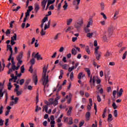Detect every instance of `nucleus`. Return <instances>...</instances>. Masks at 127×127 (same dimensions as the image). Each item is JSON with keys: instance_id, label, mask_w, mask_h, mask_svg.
Listing matches in <instances>:
<instances>
[{"instance_id": "nucleus-1", "label": "nucleus", "mask_w": 127, "mask_h": 127, "mask_svg": "<svg viewBox=\"0 0 127 127\" xmlns=\"http://www.w3.org/2000/svg\"><path fill=\"white\" fill-rule=\"evenodd\" d=\"M43 74L42 77L43 84L45 87L47 84H48V82H49V80H48V75L46 76V72H47V69L46 67H44L43 68Z\"/></svg>"}, {"instance_id": "nucleus-2", "label": "nucleus", "mask_w": 127, "mask_h": 127, "mask_svg": "<svg viewBox=\"0 0 127 127\" xmlns=\"http://www.w3.org/2000/svg\"><path fill=\"white\" fill-rule=\"evenodd\" d=\"M89 83L91 88L95 87V83H96V78H95V76H94L93 78L92 77V76H90Z\"/></svg>"}, {"instance_id": "nucleus-3", "label": "nucleus", "mask_w": 127, "mask_h": 127, "mask_svg": "<svg viewBox=\"0 0 127 127\" xmlns=\"http://www.w3.org/2000/svg\"><path fill=\"white\" fill-rule=\"evenodd\" d=\"M82 24H83V20H80L79 22L75 23L74 26L76 29L78 30L80 29V27L82 26Z\"/></svg>"}, {"instance_id": "nucleus-4", "label": "nucleus", "mask_w": 127, "mask_h": 127, "mask_svg": "<svg viewBox=\"0 0 127 127\" xmlns=\"http://www.w3.org/2000/svg\"><path fill=\"white\" fill-rule=\"evenodd\" d=\"M113 31H114V27L111 26L108 28V35L109 36H111L112 34H113Z\"/></svg>"}, {"instance_id": "nucleus-5", "label": "nucleus", "mask_w": 127, "mask_h": 127, "mask_svg": "<svg viewBox=\"0 0 127 127\" xmlns=\"http://www.w3.org/2000/svg\"><path fill=\"white\" fill-rule=\"evenodd\" d=\"M22 56H23V52H21L16 58L17 60H21V59H22Z\"/></svg>"}, {"instance_id": "nucleus-6", "label": "nucleus", "mask_w": 127, "mask_h": 127, "mask_svg": "<svg viewBox=\"0 0 127 127\" xmlns=\"http://www.w3.org/2000/svg\"><path fill=\"white\" fill-rule=\"evenodd\" d=\"M39 9H40V6L39 5V4L36 3L35 4V11L36 12V13H37V12H38V10Z\"/></svg>"}, {"instance_id": "nucleus-7", "label": "nucleus", "mask_w": 127, "mask_h": 127, "mask_svg": "<svg viewBox=\"0 0 127 127\" xmlns=\"http://www.w3.org/2000/svg\"><path fill=\"white\" fill-rule=\"evenodd\" d=\"M33 81L35 83V85H37L38 82V79H37V76L34 74L33 77Z\"/></svg>"}, {"instance_id": "nucleus-8", "label": "nucleus", "mask_w": 127, "mask_h": 127, "mask_svg": "<svg viewBox=\"0 0 127 127\" xmlns=\"http://www.w3.org/2000/svg\"><path fill=\"white\" fill-rule=\"evenodd\" d=\"M35 58H37V60H42V57L39 55V53H37L34 56Z\"/></svg>"}, {"instance_id": "nucleus-9", "label": "nucleus", "mask_w": 127, "mask_h": 127, "mask_svg": "<svg viewBox=\"0 0 127 127\" xmlns=\"http://www.w3.org/2000/svg\"><path fill=\"white\" fill-rule=\"evenodd\" d=\"M56 96L57 97L55 98V104L56 105V106H57V105H58V100L60 99V96H58V93H57L56 94Z\"/></svg>"}, {"instance_id": "nucleus-10", "label": "nucleus", "mask_w": 127, "mask_h": 127, "mask_svg": "<svg viewBox=\"0 0 127 127\" xmlns=\"http://www.w3.org/2000/svg\"><path fill=\"white\" fill-rule=\"evenodd\" d=\"M90 117H91V113L88 111L85 114V117L86 118V121H90Z\"/></svg>"}, {"instance_id": "nucleus-11", "label": "nucleus", "mask_w": 127, "mask_h": 127, "mask_svg": "<svg viewBox=\"0 0 127 127\" xmlns=\"http://www.w3.org/2000/svg\"><path fill=\"white\" fill-rule=\"evenodd\" d=\"M51 23V21L50 20L48 21V25L47 24H45V27H44V30H46L48 29V28H49L50 27V24Z\"/></svg>"}, {"instance_id": "nucleus-12", "label": "nucleus", "mask_w": 127, "mask_h": 127, "mask_svg": "<svg viewBox=\"0 0 127 127\" xmlns=\"http://www.w3.org/2000/svg\"><path fill=\"white\" fill-rule=\"evenodd\" d=\"M48 0H43L42 2V6L43 9H45V7L46 6V3H47Z\"/></svg>"}, {"instance_id": "nucleus-13", "label": "nucleus", "mask_w": 127, "mask_h": 127, "mask_svg": "<svg viewBox=\"0 0 127 127\" xmlns=\"http://www.w3.org/2000/svg\"><path fill=\"white\" fill-rule=\"evenodd\" d=\"M81 1V0H74L72 2V3L73 5H79L80 4V2Z\"/></svg>"}, {"instance_id": "nucleus-14", "label": "nucleus", "mask_w": 127, "mask_h": 127, "mask_svg": "<svg viewBox=\"0 0 127 127\" xmlns=\"http://www.w3.org/2000/svg\"><path fill=\"white\" fill-rule=\"evenodd\" d=\"M84 70H85V72H87L88 76L90 77V76H91V70H90V68H84Z\"/></svg>"}, {"instance_id": "nucleus-15", "label": "nucleus", "mask_w": 127, "mask_h": 127, "mask_svg": "<svg viewBox=\"0 0 127 127\" xmlns=\"http://www.w3.org/2000/svg\"><path fill=\"white\" fill-rule=\"evenodd\" d=\"M83 77H85V74H83V72H80L78 75V79H79V80H81Z\"/></svg>"}, {"instance_id": "nucleus-16", "label": "nucleus", "mask_w": 127, "mask_h": 127, "mask_svg": "<svg viewBox=\"0 0 127 127\" xmlns=\"http://www.w3.org/2000/svg\"><path fill=\"white\" fill-rule=\"evenodd\" d=\"M124 92V90L123 88L120 89L119 92L117 93L118 97H121L122 95H123V93Z\"/></svg>"}, {"instance_id": "nucleus-17", "label": "nucleus", "mask_w": 127, "mask_h": 127, "mask_svg": "<svg viewBox=\"0 0 127 127\" xmlns=\"http://www.w3.org/2000/svg\"><path fill=\"white\" fill-rule=\"evenodd\" d=\"M71 54L72 55H74V56L76 55L77 51L76 50V49L75 48H72V49L71 50Z\"/></svg>"}, {"instance_id": "nucleus-18", "label": "nucleus", "mask_w": 127, "mask_h": 127, "mask_svg": "<svg viewBox=\"0 0 127 127\" xmlns=\"http://www.w3.org/2000/svg\"><path fill=\"white\" fill-rule=\"evenodd\" d=\"M85 51L88 54H91V51H90V48H89V46H85Z\"/></svg>"}, {"instance_id": "nucleus-19", "label": "nucleus", "mask_w": 127, "mask_h": 127, "mask_svg": "<svg viewBox=\"0 0 127 127\" xmlns=\"http://www.w3.org/2000/svg\"><path fill=\"white\" fill-rule=\"evenodd\" d=\"M96 59L97 60H100V57H101V54L99 53H95Z\"/></svg>"}, {"instance_id": "nucleus-20", "label": "nucleus", "mask_w": 127, "mask_h": 127, "mask_svg": "<svg viewBox=\"0 0 127 127\" xmlns=\"http://www.w3.org/2000/svg\"><path fill=\"white\" fill-rule=\"evenodd\" d=\"M107 120L108 122H112V121H113V115L111 114H109Z\"/></svg>"}, {"instance_id": "nucleus-21", "label": "nucleus", "mask_w": 127, "mask_h": 127, "mask_svg": "<svg viewBox=\"0 0 127 127\" xmlns=\"http://www.w3.org/2000/svg\"><path fill=\"white\" fill-rule=\"evenodd\" d=\"M14 91H16V95L17 96H20V95H21V94H22V92L18 91V89H15Z\"/></svg>"}, {"instance_id": "nucleus-22", "label": "nucleus", "mask_w": 127, "mask_h": 127, "mask_svg": "<svg viewBox=\"0 0 127 127\" xmlns=\"http://www.w3.org/2000/svg\"><path fill=\"white\" fill-rule=\"evenodd\" d=\"M62 66L63 68L64 69V70H68V67H69V65L67 64H64L63 65H61Z\"/></svg>"}, {"instance_id": "nucleus-23", "label": "nucleus", "mask_w": 127, "mask_h": 127, "mask_svg": "<svg viewBox=\"0 0 127 127\" xmlns=\"http://www.w3.org/2000/svg\"><path fill=\"white\" fill-rule=\"evenodd\" d=\"M72 107H69L68 111L67 112V116H71V113H72Z\"/></svg>"}, {"instance_id": "nucleus-24", "label": "nucleus", "mask_w": 127, "mask_h": 127, "mask_svg": "<svg viewBox=\"0 0 127 127\" xmlns=\"http://www.w3.org/2000/svg\"><path fill=\"white\" fill-rule=\"evenodd\" d=\"M68 121L69 122H68V125H71L73 124V119L72 118V117H70L68 119Z\"/></svg>"}, {"instance_id": "nucleus-25", "label": "nucleus", "mask_w": 127, "mask_h": 127, "mask_svg": "<svg viewBox=\"0 0 127 127\" xmlns=\"http://www.w3.org/2000/svg\"><path fill=\"white\" fill-rule=\"evenodd\" d=\"M89 27H88V26H87L84 28V31L86 33H88V32H91V30L89 29Z\"/></svg>"}, {"instance_id": "nucleus-26", "label": "nucleus", "mask_w": 127, "mask_h": 127, "mask_svg": "<svg viewBox=\"0 0 127 127\" xmlns=\"http://www.w3.org/2000/svg\"><path fill=\"white\" fill-rule=\"evenodd\" d=\"M93 24V20H92V18L89 19V21L88 22L87 24V27H90V25H92Z\"/></svg>"}, {"instance_id": "nucleus-27", "label": "nucleus", "mask_w": 127, "mask_h": 127, "mask_svg": "<svg viewBox=\"0 0 127 127\" xmlns=\"http://www.w3.org/2000/svg\"><path fill=\"white\" fill-rule=\"evenodd\" d=\"M17 35L16 34H14V35L11 37V40H13V41H15L16 40Z\"/></svg>"}, {"instance_id": "nucleus-28", "label": "nucleus", "mask_w": 127, "mask_h": 127, "mask_svg": "<svg viewBox=\"0 0 127 127\" xmlns=\"http://www.w3.org/2000/svg\"><path fill=\"white\" fill-rule=\"evenodd\" d=\"M49 102L50 103H53V105H54V106H56V104H55V101H54V99H53V98L49 99Z\"/></svg>"}, {"instance_id": "nucleus-29", "label": "nucleus", "mask_w": 127, "mask_h": 127, "mask_svg": "<svg viewBox=\"0 0 127 127\" xmlns=\"http://www.w3.org/2000/svg\"><path fill=\"white\" fill-rule=\"evenodd\" d=\"M64 8V10H65L67 7H68V3H67V1H64V5L63 6Z\"/></svg>"}, {"instance_id": "nucleus-30", "label": "nucleus", "mask_w": 127, "mask_h": 127, "mask_svg": "<svg viewBox=\"0 0 127 127\" xmlns=\"http://www.w3.org/2000/svg\"><path fill=\"white\" fill-rule=\"evenodd\" d=\"M30 63H31L32 65H34V64H35V59L34 58H32L30 60Z\"/></svg>"}, {"instance_id": "nucleus-31", "label": "nucleus", "mask_w": 127, "mask_h": 127, "mask_svg": "<svg viewBox=\"0 0 127 127\" xmlns=\"http://www.w3.org/2000/svg\"><path fill=\"white\" fill-rule=\"evenodd\" d=\"M73 19L72 18H70L67 20V25H70Z\"/></svg>"}, {"instance_id": "nucleus-32", "label": "nucleus", "mask_w": 127, "mask_h": 127, "mask_svg": "<svg viewBox=\"0 0 127 127\" xmlns=\"http://www.w3.org/2000/svg\"><path fill=\"white\" fill-rule=\"evenodd\" d=\"M19 100V99L18 98V97H15L14 98V99L13 100L14 101V105H16V104H17Z\"/></svg>"}, {"instance_id": "nucleus-33", "label": "nucleus", "mask_w": 127, "mask_h": 127, "mask_svg": "<svg viewBox=\"0 0 127 127\" xmlns=\"http://www.w3.org/2000/svg\"><path fill=\"white\" fill-rule=\"evenodd\" d=\"M103 39L104 41H107L108 38H107V33H105V34L103 36Z\"/></svg>"}, {"instance_id": "nucleus-34", "label": "nucleus", "mask_w": 127, "mask_h": 127, "mask_svg": "<svg viewBox=\"0 0 127 127\" xmlns=\"http://www.w3.org/2000/svg\"><path fill=\"white\" fill-rule=\"evenodd\" d=\"M75 69V66L73 65L71 67L68 68V72H72Z\"/></svg>"}, {"instance_id": "nucleus-35", "label": "nucleus", "mask_w": 127, "mask_h": 127, "mask_svg": "<svg viewBox=\"0 0 127 127\" xmlns=\"http://www.w3.org/2000/svg\"><path fill=\"white\" fill-rule=\"evenodd\" d=\"M44 109H45V111L46 113H48V106L47 105H45L43 108V111H44Z\"/></svg>"}, {"instance_id": "nucleus-36", "label": "nucleus", "mask_w": 127, "mask_h": 127, "mask_svg": "<svg viewBox=\"0 0 127 127\" xmlns=\"http://www.w3.org/2000/svg\"><path fill=\"white\" fill-rule=\"evenodd\" d=\"M74 28H73V27L71 26V27H68L67 28V29L65 30V32H67L68 31H70L71 30H72Z\"/></svg>"}, {"instance_id": "nucleus-37", "label": "nucleus", "mask_w": 127, "mask_h": 127, "mask_svg": "<svg viewBox=\"0 0 127 127\" xmlns=\"http://www.w3.org/2000/svg\"><path fill=\"white\" fill-rule=\"evenodd\" d=\"M118 14H119V11H116L114 16V19H117L118 18V17H117V15H118Z\"/></svg>"}, {"instance_id": "nucleus-38", "label": "nucleus", "mask_w": 127, "mask_h": 127, "mask_svg": "<svg viewBox=\"0 0 127 127\" xmlns=\"http://www.w3.org/2000/svg\"><path fill=\"white\" fill-rule=\"evenodd\" d=\"M33 9V7L32 6H29L28 10H27V11L30 12V11H31V10H32Z\"/></svg>"}, {"instance_id": "nucleus-39", "label": "nucleus", "mask_w": 127, "mask_h": 127, "mask_svg": "<svg viewBox=\"0 0 127 127\" xmlns=\"http://www.w3.org/2000/svg\"><path fill=\"white\" fill-rule=\"evenodd\" d=\"M111 55H112V54L111 53V52H109V51H107L106 54H105V57H109V56H110Z\"/></svg>"}, {"instance_id": "nucleus-40", "label": "nucleus", "mask_w": 127, "mask_h": 127, "mask_svg": "<svg viewBox=\"0 0 127 127\" xmlns=\"http://www.w3.org/2000/svg\"><path fill=\"white\" fill-rule=\"evenodd\" d=\"M93 33H88L87 34V37H89V38H91V37H92V36H93Z\"/></svg>"}, {"instance_id": "nucleus-41", "label": "nucleus", "mask_w": 127, "mask_h": 127, "mask_svg": "<svg viewBox=\"0 0 127 127\" xmlns=\"http://www.w3.org/2000/svg\"><path fill=\"white\" fill-rule=\"evenodd\" d=\"M11 88H12V86H11V82H9L8 84V90H11Z\"/></svg>"}, {"instance_id": "nucleus-42", "label": "nucleus", "mask_w": 127, "mask_h": 127, "mask_svg": "<svg viewBox=\"0 0 127 127\" xmlns=\"http://www.w3.org/2000/svg\"><path fill=\"white\" fill-rule=\"evenodd\" d=\"M25 70V69L24 68V65L21 66V73H24Z\"/></svg>"}, {"instance_id": "nucleus-43", "label": "nucleus", "mask_w": 127, "mask_h": 127, "mask_svg": "<svg viewBox=\"0 0 127 127\" xmlns=\"http://www.w3.org/2000/svg\"><path fill=\"white\" fill-rule=\"evenodd\" d=\"M114 116L115 117V118H117L118 117V111L117 110H115L114 112Z\"/></svg>"}, {"instance_id": "nucleus-44", "label": "nucleus", "mask_w": 127, "mask_h": 127, "mask_svg": "<svg viewBox=\"0 0 127 127\" xmlns=\"http://www.w3.org/2000/svg\"><path fill=\"white\" fill-rule=\"evenodd\" d=\"M12 70H13V71H15V70H16V66L15 65V64H12Z\"/></svg>"}, {"instance_id": "nucleus-45", "label": "nucleus", "mask_w": 127, "mask_h": 127, "mask_svg": "<svg viewBox=\"0 0 127 127\" xmlns=\"http://www.w3.org/2000/svg\"><path fill=\"white\" fill-rule=\"evenodd\" d=\"M112 107H113V108L114 109V110H116V109L118 108V106H117V105H116V103L115 102H113L112 104Z\"/></svg>"}, {"instance_id": "nucleus-46", "label": "nucleus", "mask_w": 127, "mask_h": 127, "mask_svg": "<svg viewBox=\"0 0 127 127\" xmlns=\"http://www.w3.org/2000/svg\"><path fill=\"white\" fill-rule=\"evenodd\" d=\"M41 35L42 36L45 35V32H44V29L42 28L41 31Z\"/></svg>"}, {"instance_id": "nucleus-47", "label": "nucleus", "mask_w": 127, "mask_h": 127, "mask_svg": "<svg viewBox=\"0 0 127 127\" xmlns=\"http://www.w3.org/2000/svg\"><path fill=\"white\" fill-rule=\"evenodd\" d=\"M127 52H125L122 58L123 60H125V59H126V58L127 57Z\"/></svg>"}, {"instance_id": "nucleus-48", "label": "nucleus", "mask_w": 127, "mask_h": 127, "mask_svg": "<svg viewBox=\"0 0 127 127\" xmlns=\"http://www.w3.org/2000/svg\"><path fill=\"white\" fill-rule=\"evenodd\" d=\"M24 83V79H22L20 80V85L22 86Z\"/></svg>"}, {"instance_id": "nucleus-49", "label": "nucleus", "mask_w": 127, "mask_h": 127, "mask_svg": "<svg viewBox=\"0 0 127 127\" xmlns=\"http://www.w3.org/2000/svg\"><path fill=\"white\" fill-rule=\"evenodd\" d=\"M37 42H38V40H36L35 43V47L36 48L38 47V45H39V44L37 43Z\"/></svg>"}, {"instance_id": "nucleus-50", "label": "nucleus", "mask_w": 127, "mask_h": 127, "mask_svg": "<svg viewBox=\"0 0 127 127\" xmlns=\"http://www.w3.org/2000/svg\"><path fill=\"white\" fill-rule=\"evenodd\" d=\"M48 2L50 4H53V3H54V2H55V0H50V1H48Z\"/></svg>"}, {"instance_id": "nucleus-51", "label": "nucleus", "mask_w": 127, "mask_h": 127, "mask_svg": "<svg viewBox=\"0 0 127 127\" xmlns=\"http://www.w3.org/2000/svg\"><path fill=\"white\" fill-rule=\"evenodd\" d=\"M48 20V17H45L43 19V23L46 22Z\"/></svg>"}, {"instance_id": "nucleus-52", "label": "nucleus", "mask_w": 127, "mask_h": 127, "mask_svg": "<svg viewBox=\"0 0 127 127\" xmlns=\"http://www.w3.org/2000/svg\"><path fill=\"white\" fill-rule=\"evenodd\" d=\"M3 89V83H0V90H2Z\"/></svg>"}, {"instance_id": "nucleus-53", "label": "nucleus", "mask_w": 127, "mask_h": 127, "mask_svg": "<svg viewBox=\"0 0 127 127\" xmlns=\"http://www.w3.org/2000/svg\"><path fill=\"white\" fill-rule=\"evenodd\" d=\"M3 97V93H2V90L1 89L0 90V99Z\"/></svg>"}, {"instance_id": "nucleus-54", "label": "nucleus", "mask_w": 127, "mask_h": 127, "mask_svg": "<svg viewBox=\"0 0 127 127\" xmlns=\"http://www.w3.org/2000/svg\"><path fill=\"white\" fill-rule=\"evenodd\" d=\"M100 5L101 6V10H104L105 8V5L104 4V3H101Z\"/></svg>"}, {"instance_id": "nucleus-55", "label": "nucleus", "mask_w": 127, "mask_h": 127, "mask_svg": "<svg viewBox=\"0 0 127 127\" xmlns=\"http://www.w3.org/2000/svg\"><path fill=\"white\" fill-rule=\"evenodd\" d=\"M3 109V107L1 106L0 108V115H1V114L3 113V111H2Z\"/></svg>"}, {"instance_id": "nucleus-56", "label": "nucleus", "mask_w": 127, "mask_h": 127, "mask_svg": "<svg viewBox=\"0 0 127 127\" xmlns=\"http://www.w3.org/2000/svg\"><path fill=\"white\" fill-rule=\"evenodd\" d=\"M20 8V6H18L16 7V8L12 9V11H17V10H18V9H19Z\"/></svg>"}, {"instance_id": "nucleus-57", "label": "nucleus", "mask_w": 127, "mask_h": 127, "mask_svg": "<svg viewBox=\"0 0 127 127\" xmlns=\"http://www.w3.org/2000/svg\"><path fill=\"white\" fill-rule=\"evenodd\" d=\"M97 99L98 102H101V101H102V99H101V97L100 96V95H97Z\"/></svg>"}, {"instance_id": "nucleus-58", "label": "nucleus", "mask_w": 127, "mask_h": 127, "mask_svg": "<svg viewBox=\"0 0 127 127\" xmlns=\"http://www.w3.org/2000/svg\"><path fill=\"white\" fill-rule=\"evenodd\" d=\"M14 22V21H12L10 22V28H12L13 25L12 24H13V23Z\"/></svg>"}, {"instance_id": "nucleus-59", "label": "nucleus", "mask_w": 127, "mask_h": 127, "mask_svg": "<svg viewBox=\"0 0 127 127\" xmlns=\"http://www.w3.org/2000/svg\"><path fill=\"white\" fill-rule=\"evenodd\" d=\"M117 94V91L114 90L113 92V96L114 98H116V95Z\"/></svg>"}, {"instance_id": "nucleus-60", "label": "nucleus", "mask_w": 127, "mask_h": 127, "mask_svg": "<svg viewBox=\"0 0 127 127\" xmlns=\"http://www.w3.org/2000/svg\"><path fill=\"white\" fill-rule=\"evenodd\" d=\"M7 48L8 49H9V51H10V50H11V49H12V48L11 47V46H10V45H7Z\"/></svg>"}, {"instance_id": "nucleus-61", "label": "nucleus", "mask_w": 127, "mask_h": 127, "mask_svg": "<svg viewBox=\"0 0 127 127\" xmlns=\"http://www.w3.org/2000/svg\"><path fill=\"white\" fill-rule=\"evenodd\" d=\"M30 13V12H28V11H27V12H26V15H25V17H28V16H29L30 14L29 13Z\"/></svg>"}, {"instance_id": "nucleus-62", "label": "nucleus", "mask_w": 127, "mask_h": 127, "mask_svg": "<svg viewBox=\"0 0 127 127\" xmlns=\"http://www.w3.org/2000/svg\"><path fill=\"white\" fill-rule=\"evenodd\" d=\"M32 88H33L32 86H31V85H29V86H28L27 89H28V90H29V91H31V90H32Z\"/></svg>"}, {"instance_id": "nucleus-63", "label": "nucleus", "mask_w": 127, "mask_h": 127, "mask_svg": "<svg viewBox=\"0 0 127 127\" xmlns=\"http://www.w3.org/2000/svg\"><path fill=\"white\" fill-rule=\"evenodd\" d=\"M3 120L0 118V126H3Z\"/></svg>"}, {"instance_id": "nucleus-64", "label": "nucleus", "mask_w": 127, "mask_h": 127, "mask_svg": "<svg viewBox=\"0 0 127 127\" xmlns=\"http://www.w3.org/2000/svg\"><path fill=\"white\" fill-rule=\"evenodd\" d=\"M97 121H95V124H92V127H97Z\"/></svg>"}]
</instances>
